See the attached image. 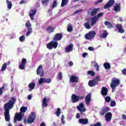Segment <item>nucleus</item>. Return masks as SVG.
<instances>
[{
    "instance_id": "nucleus-1",
    "label": "nucleus",
    "mask_w": 126,
    "mask_h": 126,
    "mask_svg": "<svg viewBox=\"0 0 126 126\" xmlns=\"http://www.w3.org/2000/svg\"><path fill=\"white\" fill-rule=\"evenodd\" d=\"M16 102V98L12 97L11 100H9L8 102L4 104V109L5 111H9V110H11L12 108H13V106H14V104Z\"/></svg>"
},
{
    "instance_id": "nucleus-2",
    "label": "nucleus",
    "mask_w": 126,
    "mask_h": 126,
    "mask_svg": "<svg viewBox=\"0 0 126 126\" xmlns=\"http://www.w3.org/2000/svg\"><path fill=\"white\" fill-rule=\"evenodd\" d=\"M36 119V115L35 114V112H31V114L29 116L27 119H24V123L25 125L29 124H32L34 122Z\"/></svg>"
},
{
    "instance_id": "nucleus-3",
    "label": "nucleus",
    "mask_w": 126,
    "mask_h": 126,
    "mask_svg": "<svg viewBox=\"0 0 126 126\" xmlns=\"http://www.w3.org/2000/svg\"><path fill=\"white\" fill-rule=\"evenodd\" d=\"M26 111H21V112L19 113H16L14 118V124H16L17 123V121L20 122L23 117H24V113H25Z\"/></svg>"
},
{
    "instance_id": "nucleus-4",
    "label": "nucleus",
    "mask_w": 126,
    "mask_h": 126,
    "mask_svg": "<svg viewBox=\"0 0 126 126\" xmlns=\"http://www.w3.org/2000/svg\"><path fill=\"white\" fill-rule=\"evenodd\" d=\"M120 81L116 78H113L111 80V83L110 86L112 89V92H114V90L116 89V87L120 85Z\"/></svg>"
},
{
    "instance_id": "nucleus-5",
    "label": "nucleus",
    "mask_w": 126,
    "mask_h": 126,
    "mask_svg": "<svg viewBox=\"0 0 126 126\" xmlns=\"http://www.w3.org/2000/svg\"><path fill=\"white\" fill-rule=\"evenodd\" d=\"M99 81H101V80L99 78V76H97L95 78L89 81L88 85L90 87H94L95 85H97V84H98Z\"/></svg>"
},
{
    "instance_id": "nucleus-6",
    "label": "nucleus",
    "mask_w": 126,
    "mask_h": 126,
    "mask_svg": "<svg viewBox=\"0 0 126 126\" xmlns=\"http://www.w3.org/2000/svg\"><path fill=\"white\" fill-rule=\"evenodd\" d=\"M58 45H59L58 42L52 40L46 44V47L47 49H49V50H53V48L54 49H57V48H58Z\"/></svg>"
},
{
    "instance_id": "nucleus-7",
    "label": "nucleus",
    "mask_w": 126,
    "mask_h": 126,
    "mask_svg": "<svg viewBox=\"0 0 126 126\" xmlns=\"http://www.w3.org/2000/svg\"><path fill=\"white\" fill-rule=\"evenodd\" d=\"M25 26L28 29V32L26 33V36L28 37L30 34H32V25L30 21H27L25 24Z\"/></svg>"
},
{
    "instance_id": "nucleus-8",
    "label": "nucleus",
    "mask_w": 126,
    "mask_h": 126,
    "mask_svg": "<svg viewBox=\"0 0 126 126\" xmlns=\"http://www.w3.org/2000/svg\"><path fill=\"white\" fill-rule=\"evenodd\" d=\"M99 10H100V8H94L93 9L91 8L89 9L88 13L91 16H95Z\"/></svg>"
},
{
    "instance_id": "nucleus-9",
    "label": "nucleus",
    "mask_w": 126,
    "mask_h": 126,
    "mask_svg": "<svg viewBox=\"0 0 126 126\" xmlns=\"http://www.w3.org/2000/svg\"><path fill=\"white\" fill-rule=\"evenodd\" d=\"M96 35V32L94 31H91L85 35V37L87 40H92Z\"/></svg>"
},
{
    "instance_id": "nucleus-10",
    "label": "nucleus",
    "mask_w": 126,
    "mask_h": 126,
    "mask_svg": "<svg viewBox=\"0 0 126 126\" xmlns=\"http://www.w3.org/2000/svg\"><path fill=\"white\" fill-rule=\"evenodd\" d=\"M82 100V99H84V96H77L75 94H73L71 95V102L73 103H76V102H78L79 99Z\"/></svg>"
},
{
    "instance_id": "nucleus-11",
    "label": "nucleus",
    "mask_w": 126,
    "mask_h": 126,
    "mask_svg": "<svg viewBox=\"0 0 126 126\" xmlns=\"http://www.w3.org/2000/svg\"><path fill=\"white\" fill-rule=\"evenodd\" d=\"M36 73L37 75H40V77L44 76V70H43V66L40 65L37 67L36 70Z\"/></svg>"
},
{
    "instance_id": "nucleus-12",
    "label": "nucleus",
    "mask_w": 126,
    "mask_h": 126,
    "mask_svg": "<svg viewBox=\"0 0 126 126\" xmlns=\"http://www.w3.org/2000/svg\"><path fill=\"white\" fill-rule=\"evenodd\" d=\"M115 4V0H109L104 5V9H108L110 7H112Z\"/></svg>"
},
{
    "instance_id": "nucleus-13",
    "label": "nucleus",
    "mask_w": 126,
    "mask_h": 126,
    "mask_svg": "<svg viewBox=\"0 0 126 126\" xmlns=\"http://www.w3.org/2000/svg\"><path fill=\"white\" fill-rule=\"evenodd\" d=\"M26 63H27V60H26L25 58H23L22 60L21 63L19 65V69H21V70H24V69H25V64H26Z\"/></svg>"
},
{
    "instance_id": "nucleus-14",
    "label": "nucleus",
    "mask_w": 126,
    "mask_h": 126,
    "mask_svg": "<svg viewBox=\"0 0 126 126\" xmlns=\"http://www.w3.org/2000/svg\"><path fill=\"white\" fill-rule=\"evenodd\" d=\"M63 33H56L55 34L53 38V40L55 42H57L58 41H61V40L63 39Z\"/></svg>"
},
{
    "instance_id": "nucleus-15",
    "label": "nucleus",
    "mask_w": 126,
    "mask_h": 126,
    "mask_svg": "<svg viewBox=\"0 0 126 126\" xmlns=\"http://www.w3.org/2000/svg\"><path fill=\"white\" fill-rule=\"evenodd\" d=\"M85 102L87 106L90 105V102H91V94H88L85 97Z\"/></svg>"
},
{
    "instance_id": "nucleus-16",
    "label": "nucleus",
    "mask_w": 126,
    "mask_h": 126,
    "mask_svg": "<svg viewBox=\"0 0 126 126\" xmlns=\"http://www.w3.org/2000/svg\"><path fill=\"white\" fill-rule=\"evenodd\" d=\"M36 13H37V10L36 9L31 10L29 13V15L31 20H34V17L35 16Z\"/></svg>"
},
{
    "instance_id": "nucleus-17",
    "label": "nucleus",
    "mask_w": 126,
    "mask_h": 126,
    "mask_svg": "<svg viewBox=\"0 0 126 126\" xmlns=\"http://www.w3.org/2000/svg\"><path fill=\"white\" fill-rule=\"evenodd\" d=\"M112 113L108 112L105 115V121L106 122H111V120H112Z\"/></svg>"
},
{
    "instance_id": "nucleus-18",
    "label": "nucleus",
    "mask_w": 126,
    "mask_h": 126,
    "mask_svg": "<svg viewBox=\"0 0 126 126\" xmlns=\"http://www.w3.org/2000/svg\"><path fill=\"white\" fill-rule=\"evenodd\" d=\"M72 51H73V45L72 43L69 44L65 49V53H69V52H72Z\"/></svg>"
},
{
    "instance_id": "nucleus-19",
    "label": "nucleus",
    "mask_w": 126,
    "mask_h": 126,
    "mask_svg": "<svg viewBox=\"0 0 126 126\" xmlns=\"http://www.w3.org/2000/svg\"><path fill=\"white\" fill-rule=\"evenodd\" d=\"M108 88L103 87L101 88V93L102 96H107L108 95Z\"/></svg>"
},
{
    "instance_id": "nucleus-20",
    "label": "nucleus",
    "mask_w": 126,
    "mask_h": 126,
    "mask_svg": "<svg viewBox=\"0 0 126 126\" xmlns=\"http://www.w3.org/2000/svg\"><path fill=\"white\" fill-rule=\"evenodd\" d=\"M70 81L72 83H78V77L75 75H72L70 77Z\"/></svg>"
},
{
    "instance_id": "nucleus-21",
    "label": "nucleus",
    "mask_w": 126,
    "mask_h": 126,
    "mask_svg": "<svg viewBox=\"0 0 126 126\" xmlns=\"http://www.w3.org/2000/svg\"><path fill=\"white\" fill-rule=\"evenodd\" d=\"M116 28H117L118 31L121 33H125V30L123 29V26L120 24H118L116 26Z\"/></svg>"
},
{
    "instance_id": "nucleus-22",
    "label": "nucleus",
    "mask_w": 126,
    "mask_h": 126,
    "mask_svg": "<svg viewBox=\"0 0 126 126\" xmlns=\"http://www.w3.org/2000/svg\"><path fill=\"white\" fill-rule=\"evenodd\" d=\"M5 120L6 122L10 121V116L9 115V111H5L4 113Z\"/></svg>"
},
{
    "instance_id": "nucleus-23",
    "label": "nucleus",
    "mask_w": 126,
    "mask_h": 126,
    "mask_svg": "<svg viewBox=\"0 0 126 126\" xmlns=\"http://www.w3.org/2000/svg\"><path fill=\"white\" fill-rule=\"evenodd\" d=\"M55 31V28L53 26H49L46 28V32L48 34H51V33H53Z\"/></svg>"
},
{
    "instance_id": "nucleus-24",
    "label": "nucleus",
    "mask_w": 126,
    "mask_h": 126,
    "mask_svg": "<svg viewBox=\"0 0 126 126\" xmlns=\"http://www.w3.org/2000/svg\"><path fill=\"white\" fill-rule=\"evenodd\" d=\"M35 86H36V83H35V82H32L30 83L28 85V88L29 89V91H32V90H33V89L35 88Z\"/></svg>"
},
{
    "instance_id": "nucleus-25",
    "label": "nucleus",
    "mask_w": 126,
    "mask_h": 126,
    "mask_svg": "<svg viewBox=\"0 0 126 126\" xmlns=\"http://www.w3.org/2000/svg\"><path fill=\"white\" fill-rule=\"evenodd\" d=\"M77 109L78 111H86V108L82 103H80L79 105L77 106Z\"/></svg>"
},
{
    "instance_id": "nucleus-26",
    "label": "nucleus",
    "mask_w": 126,
    "mask_h": 126,
    "mask_svg": "<svg viewBox=\"0 0 126 126\" xmlns=\"http://www.w3.org/2000/svg\"><path fill=\"white\" fill-rule=\"evenodd\" d=\"M79 124H82L83 125H87L88 124V119H79Z\"/></svg>"
},
{
    "instance_id": "nucleus-27",
    "label": "nucleus",
    "mask_w": 126,
    "mask_h": 126,
    "mask_svg": "<svg viewBox=\"0 0 126 126\" xmlns=\"http://www.w3.org/2000/svg\"><path fill=\"white\" fill-rule=\"evenodd\" d=\"M114 10L117 12H119V11H121V3L115 5L114 6Z\"/></svg>"
},
{
    "instance_id": "nucleus-28",
    "label": "nucleus",
    "mask_w": 126,
    "mask_h": 126,
    "mask_svg": "<svg viewBox=\"0 0 126 126\" xmlns=\"http://www.w3.org/2000/svg\"><path fill=\"white\" fill-rule=\"evenodd\" d=\"M98 21V19L96 18V17L94 16L92 19V21L91 23V26H94L95 24H96V23Z\"/></svg>"
},
{
    "instance_id": "nucleus-29",
    "label": "nucleus",
    "mask_w": 126,
    "mask_h": 126,
    "mask_svg": "<svg viewBox=\"0 0 126 126\" xmlns=\"http://www.w3.org/2000/svg\"><path fill=\"white\" fill-rule=\"evenodd\" d=\"M47 97H44L43 101H42V106L43 108H46L47 106H48V103H47Z\"/></svg>"
},
{
    "instance_id": "nucleus-30",
    "label": "nucleus",
    "mask_w": 126,
    "mask_h": 126,
    "mask_svg": "<svg viewBox=\"0 0 126 126\" xmlns=\"http://www.w3.org/2000/svg\"><path fill=\"white\" fill-rule=\"evenodd\" d=\"M73 28H72V25L70 23L68 24L67 27V31L68 32H72Z\"/></svg>"
},
{
    "instance_id": "nucleus-31",
    "label": "nucleus",
    "mask_w": 126,
    "mask_h": 126,
    "mask_svg": "<svg viewBox=\"0 0 126 126\" xmlns=\"http://www.w3.org/2000/svg\"><path fill=\"white\" fill-rule=\"evenodd\" d=\"M103 66L105 68V69H111V65L108 62H105L103 64Z\"/></svg>"
},
{
    "instance_id": "nucleus-32",
    "label": "nucleus",
    "mask_w": 126,
    "mask_h": 126,
    "mask_svg": "<svg viewBox=\"0 0 126 126\" xmlns=\"http://www.w3.org/2000/svg\"><path fill=\"white\" fill-rule=\"evenodd\" d=\"M104 24L105 25H106V26H107L109 29L112 28L113 27V24L108 21H106L104 23Z\"/></svg>"
},
{
    "instance_id": "nucleus-33",
    "label": "nucleus",
    "mask_w": 126,
    "mask_h": 126,
    "mask_svg": "<svg viewBox=\"0 0 126 126\" xmlns=\"http://www.w3.org/2000/svg\"><path fill=\"white\" fill-rule=\"evenodd\" d=\"M57 6H58V2H57V0H54L51 5V9H54V8L57 7Z\"/></svg>"
},
{
    "instance_id": "nucleus-34",
    "label": "nucleus",
    "mask_w": 126,
    "mask_h": 126,
    "mask_svg": "<svg viewBox=\"0 0 126 126\" xmlns=\"http://www.w3.org/2000/svg\"><path fill=\"white\" fill-rule=\"evenodd\" d=\"M68 0H62V3H61V7H63L64 5H66V4H67V3H68Z\"/></svg>"
},
{
    "instance_id": "nucleus-35",
    "label": "nucleus",
    "mask_w": 126,
    "mask_h": 126,
    "mask_svg": "<svg viewBox=\"0 0 126 126\" xmlns=\"http://www.w3.org/2000/svg\"><path fill=\"white\" fill-rule=\"evenodd\" d=\"M6 2L8 9H11V8L12 7V3L11 2L8 0H6Z\"/></svg>"
},
{
    "instance_id": "nucleus-36",
    "label": "nucleus",
    "mask_w": 126,
    "mask_h": 126,
    "mask_svg": "<svg viewBox=\"0 0 126 126\" xmlns=\"http://www.w3.org/2000/svg\"><path fill=\"white\" fill-rule=\"evenodd\" d=\"M107 36H108V32H107V31H105L104 33L100 35V38L105 39V38H107Z\"/></svg>"
},
{
    "instance_id": "nucleus-37",
    "label": "nucleus",
    "mask_w": 126,
    "mask_h": 126,
    "mask_svg": "<svg viewBox=\"0 0 126 126\" xmlns=\"http://www.w3.org/2000/svg\"><path fill=\"white\" fill-rule=\"evenodd\" d=\"M103 15H104V13L101 12L98 13L96 16H95V17L97 19V20H98V19H100V18H101Z\"/></svg>"
},
{
    "instance_id": "nucleus-38",
    "label": "nucleus",
    "mask_w": 126,
    "mask_h": 126,
    "mask_svg": "<svg viewBox=\"0 0 126 126\" xmlns=\"http://www.w3.org/2000/svg\"><path fill=\"white\" fill-rule=\"evenodd\" d=\"M50 2V0H41L42 5H45V4H48Z\"/></svg>"
},
{
    "instance_id": "nucleus-39",
    "label": "nucleus",
    "mask_w": 126,
    "mask_h": 126,
    "mask_svg": "<svg viewBox=\"0 0 126 126\" xmlns=\"http://www.w3.org/2000/svg\"><path fill=\"white\" fill-rule=\"evenodd\" d=\"M84 26L86 29H90V28H91V27L88 22H85L84 24Z\"/></svg>"
},
{
    "instance_id": "nucleus-40",
    "label": "nucleus",
    "mask_w": 126,
    "mask_h": 126,
    "mask_svg": "<svg viewBox=\"0 0 126 126\" xmlns=\"http://www.w3.org/2000/svg\"><path fill=\"white\" fill-rule=\"evenodd\" d=\"M3 90H5V87L4 86H2L0 88V95H2L3 93Z\"/></svg>"
},
{
    "instance_id": "nucleus-41",
    "label": "nucleus",
    "mask_w": 126,
    "mask_h": 126,
    "mask_svg": "<svg viewBox=\"0 0 126 126\" xmlns=\"http://www.w3.org/2000/svg\"><path fill=\"white\" fill-rule=\"evenodd\" d=\"M57 77L59 78V80H62L63 79V73L62 72H59L57 75Z\"/></svg>"
},
{
    "instance_id": "nucleus-42",
    "label": "nucleus",
    "mask_w": 126,
    "mask_h": 126,
    "mask_svg": "<svg viewBox=\"0 0 126 126\" xmlns=\"http://www.w3.org/2000/svg\"><path fill=\"white\" fill-rule=\"evenodd\" d=\"M44 82L45 83H47L48 84H49V83H51L52 82V79L51 78L46 79L44 78Z\"/></svg>"
},
{
    "instance_id": "nucleus-43",
    "label": "nucleus",
    "mask_w": 126,
    "mask_h": 126,
    "mask_svg": "<svg viewBox=\"0 0 126 126\" xmlns=\"http://www.w3.org/2000/svg\"><path fill=\"white\" fill-rule=\"evenodd\" d=\"M105 101L107 103H110L111 102V97L110 96H105Z\"/></svg>"
},
{
    "instance_id": "nucleus-44",
    "label": "nucleus",
    "mask_w": 126,
    "mask_h": 126,
    "mask_svg": "<svg viewBox=\"0 0 126 126\" xmlns=\"http://www.w3.org/2000/svg\"><path fill=\"white\" fill-rule=\"evenodd\" d=\"M20 42H24L25 41V35H22L19 37Z\"/></svg>"
},
{
    "instance_id": "nucleus-45",
    "label": "nucleus",
    "mask_w": 126,
    "mask_h": 126,
    "mask_svg": "<svg viewBox=\"0 0 126 126\" xmlns=\"http://www.w3.org/2000/svg\"><path fill=\"white\" fill-rule=\"evenodd\" d=\"M45 82V78H40L38 81L39 84H42Z\"/></svg>"
},
{
    "instance_id": "nucleus-46",
    "label": "nucleus",
    "mask_w": 126,
    "mask_h": 126,
    "mask_svg": "<svg viewBox=\"0 0 126 126\" xmlns=\"http://www.w3.org/2000/svg\"><path fill=\"white\" fill-rule=\"evenodd\" d=\"M88 74H90L91 76H94L95 75V72L92 70H89L88 71Z\"/></svg>"
},
{
    "instance_id": "nucleus-47",
    "label": "nucleus",
    "mask_w": 126,
    "mask_h": 126,
    "mask_svg": "<svg viewBox=\"0 0 126 126\" xmlns=\"http://www.w3.org/2000/svg\"><path fill=\"white\" fill-rule=\"evenodd\" d=\"M6 69V63H4L2 65L1 67V71H3Z\"/></svg>"
},
{
    "instance_id": "nucleus-48",
    "label": "nucleus",
    "mask_w": 126,
    "mask_h": 126,
    "mask_svg": "<svg viewBox=\"0 0 126 126\" xmlns=\"http://www.w3.org/2000/svg\"><path fill=\"white\" fill-rule=\"evenodd\" d=\"M115 105H116V101H111V103H110L111 107H115Z\"/></svg>"
},
{
    "instance_id": "nucleus-49",
    "label": "nucleus",
    "mask_w": 126,
    "mask_h": 126,
    "mask_svg": "<svg viewBox=\"0 0 126 126\" xmlns=\"http://www.w3.org/2000/svg\"><path fill=\"white\" fill-rule=\"evenodd\" d=\"M94 66V67H95L97 71H98V70H99V64H98L97 63H95Z\"/></svg>"
},
{
    "instance_id": "nucleus-50",
    "label": "nucleus",
    "mask_w": 126,
    "mask_h": 126,
    "mask_svg": "<svg viewBox=\"0 0 126 126\" xmlns=\"http://www.w3.org/2000/svg\"><path fill=\"white\" fill-rule=\"evenodd\" d=\"M20 111H27V107L23 106L20 108Z\"/></svg>"
},
{
    "instance_id": "nucleus-51",
    "label": "nucleus",
    "mask_w": 126,
    "mask_h": 126,
    "mask_svg": "<svg viewBox=\"0 0 126 126\" xmlns=\"http://www.w3.org/2000/svg\"><path fill=\"white\" fill-rule=\"evenodd\" d=\"M61 111H57L56 112H55V115H56V116L57 117H60V115H61Z\"/></svg>"
},
{
    "instance_id": "nucleus-52",
    "label": "nucleus",
    "mask_w": 126,
    "mask_h": 126,
    "mask_svg": "<svg viewBox=\"0 0 126 126\" xmlns=\"http://www.w3.org/2000/svg\"><path fill=\"white\" fill-rule=\"evenodd\" d=\"M102 111H110V108L105 106L102 109Z\"/></svg>"
},
{
    "instance_id": "nucleus-53",
    "label": "nucleus",
    "mask_w": 126,
    "mask_h": 126,
    "mask_svg": "<svg viewBox=\"0 0 126 126\" xmlns=\"http://www.w3.org/2000/svg\"><path fill=\"white\" fill-rule=\"evenodd\" d=\"M106 112L105 111H101L99 112V114L100 115V116H104V115H105V114H106Z\"/></svg>"
},
{
    "instance_id": "nucleus-54",
    "label": "nucleus",
    "mask_w": 126,
    "mask_h": 126,
    "mask_svg": "<svg viewBox=\"0 0 126 126\" xmlns=\"http://www.w3.org/2000/svg\"><path fill=\"white\" fill-rule=\"evenodd\" d=\"M122 74H123V75H126V69L124 68V69H123L122 70Z\"/></svg>"
},
{
    "instance_id": "nucleus-55",
    "label": "nucleus",
    "mask_w": 126,
    "mask_h": 126,
    "mask_svg": "<svg viewBox=\"0 0 126 126\" xmlns=\"http://www.w3.org/2000/svg\"><path fill=\"white\" fill-rule=\"evenodd\" d=\"M94 126H101L102 124H101V122H97L95 124H94Z\"/></svg>"
},
{
    "instance_id": "nucleus-56",
    "label": "nucleus",
    "mask_w": 126,
    "mask_h": 126,
    "mask_svg": "<svg viewBox=\"0 0 126 126\" xmlns=\"http://www.w3.org/2000/svg\"><path fill=\"white\" fill-rule=\"evenodd\" d=\"M88 55V53H84L82 55L83 58H86V56Z\"/></svg>"
},
{
    "instance_id": "nucleus-57",
    "label": "nucleus",
    "mask_w": 126,
    "mask_h": 126,
    "mask_svg": "<svg viewBox=\"0 0 126 126\" xmlns=\"http://www.w3.org/2000/svg\"><path fill=\"white\" fill-rule=\"evenodd\" d=\"M68 64L69 66H72L73 65V63L72 62H69Z\"/></svg>"
},
{
    "instance_id": "nucleus-58",
    "label": "nucleus",
    "mask_w": 126,
    "mask_h": 126,
    "mask_svg": "<svg viewBox=\"0 0 126 126\" xmlns=\"http://www.w3.org/2000/svg\"><path fill=\"white\" fill-rule=\"evenodd\" d=\"M88 50H89V51H94V48H93V47H89Z\"/></svg>"
},
{
    "instance_id": "nucleus-59",
    "label": "nucleus",
    "mask_w": 126,
    "mask_h": 126,
    "mask_svg": "<svg viewBox=\"0 0 126 126\" xmlns=\"http://www.w3.org/2000/svg\"><path fill=\"white\" fill-rule=\"evenodd\" d=\"M28 99L29 100H31L32 99V95H31V94L29 95L28 96Z\"/></svg>"
},
{
    "instance_id": "nucleus-60",
    "label": "nucleus",
    "mask_w": 126,
    "mask_h": 126,
    "mask_svg": "<svg viewBox=\"0 0 126 126\" xmlns=\"http://www.w3.org/2000/svg\"><path fill=\"white\" fill-rule=\"evenodd\" d=\"M23 3H25V1L24 0H22L20 1V4H23Z\"/></svg>"
},
{
    "instance_id": "nucleus-61",
    "label": "nucleus",
    "mask_w": 126,
    "mask_h": 126,
    "mask_svg": "<svg viewBox=\"0 0 126 126\" xmlns=\"http://www.w3.org/2000/svg\"><path fill=\"white\" fill-rule=\"evenodd\" d=\"M79 12H80V10H77L75 12H74L73 14H77V13H78Z\"/></svg>"
},
{
    "instance_id": "nucleus-62",
    "label": "nucleus",
    "mask_w": 126,
    "mask_h": 126,
    "mask_svg": "<svg viewBox=\"0 0 126 126\" xmlns=\"http://www.w3.org/2000/svg\"><path fill=\"white\" fill-rule=\"evenodd\" d=\"M79 118H80V115H79V113H77L76 115V118L79 119Z\"/></svg>"
},
{
    "instance_id": "nucleus-63",
    "label": "nucleus",
    "mask_w": 126,
    "mask_h": 126,
    "mask_svg": "<svg viewBox=\"0 0 126 126\" xmlns=\"http://www.w3.org/2000/svg\"><path fill=\"white\" fill-rule=\"evenodd\" d=\"M61 122L63 125H64V124H65V121H64V120H61Z\"/></svg>"
},
{
    "instance_id": "nucleus-64",
    "label": "nucleus",
    "mask_w": 126,
    "mask_h": 126,
    "mask_svg": "<svg viewBox=\"0 0 126 126\" xmlns=\"http://www.w3.org/2000/svg\"><path fill=\"white\" fill-rule=\"evenodd\" d=\"M40 126H46V125H45V123H42Z\"/></svg>"
}]
</instances>
